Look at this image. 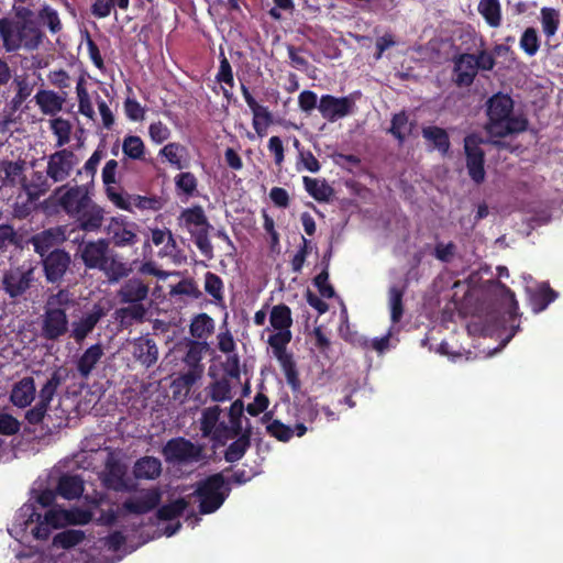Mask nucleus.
Listing matches in <instances>:
<instances>
[{
    "label": "nucleus",
    "instance_id": "nucleus-44",
    "mask_svg": "<svg viewBox=\"0 0 563 563\" xmlns=\"http://www.w3.org/2000/svg\"><path fill=\"white\" fill-rule=\"evenodd\" d=\"M422 135L427 142L441 153H446L450 142L446 132L438 126H427L422 130Z\"/></svg>",
    "mask_w": 563,
    "mask_h": 563
},
{
    "label": "nucleus",
    "instance_id": "nucleus-33",
    "mask_svg": "<svg viewBox=\"0 0 563 563\" xmlns=\"http://www.w3.org/2000/svg\"><path fill=\"white\" fill-rule=\"evenodd\" d=\"M133 473L139 479H155L162 473V463L154 456L141 457L135 462Z\"/></svg>",
    "mask_w": 563,
    "mask_h": 563
},
{
    "label": "nucleus",
    "instance_id": "nucleus-8",
    "mask_svg": "<svg viewBox=\"0 0 563 563\" xmlns=\"http://www.w3.org/2000/svg\"><path fill=\"white\" fill-rule=\"evenodd\" d=\"M506 317L497 313H490L485 319L477 318L470 322L467 330L471 334H482L487 336L497 335L503 339V343L498 350L504 347L515 335L518 325L512 324L509 329L506 328Z\"/></svg>",
    "mask_w": 563,
    "mask_h": 563
},
{
    "label": "nucleus",
    "instance_id": "nucleus-48",
    "mask_svg": "<svg viewBox=\"0 0 563 563\" xmlns=\"http://www.w3.org/2000/svg\"><path fill=\"white\" fill-rule=\"evenodd\" d=\"M122 152L126 157L140 161L145 156V144L140 136L128 135L123 139Z\"/></svg>",
    "mask_w": 563,
    "mask_h": 563
},
{
    "label": "nucleus",
    "instance_id": "nucleus-55",
    "mask_svg": "<svg viewBox=\"0 0 563 563\" xmlns=\"http://www.w3.org/2000/svg\"><path fill=\"white\" fill-rule=\"evenodd\" d=\"M209 395L214 401H225L232 398L231 385L228 379H220L210 386Z\"/></svg>",
    "mask_w": 563,
    "mask_h": 563
},
{
    "label": "nucleus",
    "instance_id": "nucleus-61",
    "mask_svg": "<svg viewBox=\"0 0 563 563\" xmlns=\"http://www.w3.org/2000/svg\"><path fill=\"white\" fill-rule=\"evenodd\" d=\"M186 507L187 503L185 499L180 498L170 503L169 505L162 507L158 510V516L161 519L170 520L180 515L186 509Z\"/></svg>",
    "mask_w": 563,
    "mask_h": 563
},
{
    "label": "nucleus",
    "instance_id": "nucleus-16",
    "mask_svg": "<svg viewBox=\"0 0 563 563\" xmlns=\"http://www.w3.org/2000/svg\"><path fill=\"white\" fill-rule=\"evenodd\" d=\"M56 196H58V202L63 209L75 218L88 206L90 201H92L88 196L87 190L80 186L71 187L67 190L58 188L56 190Z\"/></svg>",
    "mask_w": 563,
    "mask_h": 563
},
{
    "label": "nucleus",
    "instance_id": "nucleus-5",
    "mask_svg": "<svg viewBox=\"0 0 563 563\" xmlns=\"http://www.w3.org/2000/svg\"><path fill=\"white\" fill-rule=\"evenodd\" d=\"M148 287L137 278L126 280L119 290V298L122 302L130 303L126 308L118 310L119 317L124 320L131 318L141 320L146 313L143 301L147 298Z\"/></svg>",
    "mask_w": 563,
    "mask_h": 563
},
{
    "label": "nucleus",
    "instance_id": "nucleus-21",
    "mask_svg": "<svg viewBox=\"0 0 563 563\" xmlns=\"http://www.w3.org/2000/svg\"><path fill=\"white\" fill-rule=\"evenodd\" d=\"M161 494L157 489H148L139 493L123 504L122 510L131 514H145L152 510L159 501Z\"/></svg>",
    "mask_w": 563,
    "mask_h": 563
},
{
    "label": "nucleus",
    "instance_id": "nucleus-19",
    "mask_svg": "<svg viewBox=\"0 0 563 563\" xmlns=\"http://www.w3.org/2000/svg\"><path fill=\"white\" fill-rule=\"evenodd\" d=\"M70 263L68 253L55 250L52 251L44 260V271L48 282L54 283L59 280L67 271Z\"/></svg>",
    "mask_w": 563,
    "mask_h": 563
},
{
    "label": "nucleus",
    "instance_id": "nucleus-32",
    "mask_svg": "<svg viewBox=\"0 0 563 563\" xmlns=\"http://www.w3.org/2000/svg\"><path fill=\"white\" fill-rule=\"evenodd\" d=\"M35 396L34 380L30 377H25L16 383L11 393V401L20 407L24 408L29 406Z\"/></svg>",
    "mask_w": 563,
    "mask_h": 563
},
{
    "label": "nucleus",
    "instance_id": "nucleus-23",
    "mask_svg": "<svg viewBox=\"0 0 563 563\" xmlns=\"http://www.w3.org/2000/svg\"><path fill=\"white\" fill-rule=\"evenodd\" d=\"M0 35L8 52L24 47L23 27L21 21L0 20Z\"/></svg>",
    "mask_w": 563,
    "mask_h": 563
},
{
    "label": "nucleus",
    "instance_id": "nucleus-36",
    "mask_svg": "<svg viewBox=\"0 0 563 563\" xmlns=\"http://www.w3.org/2000/svg\"><path fill=\"white\" fill-rule=\"evenodd\" d=\"M527 291L530 297L531 308L536 313L544 310L556 297L555 292L544 284L539 285L536 290L527 286Z\"/></svg>",
    "mask_w": 563,
    "mask_h": 563
},
{
    "label": "nucleus",
    "instance_id": "nucleus-56",
    "mask_svg": "<svg viewBox=\"0 0 563 563\" xmlns=\"http://www.w3.org/2000/svg\"><path fill=\"white\" fill-rule=\"evenodd\" d=\"M539 46L540 42L537 31L533 27L527 29L520 38V47L529 56H533L538 52Z\"/></svg>",
    "mask_w": 563,
    "mask_h": 563
},
{
    "label": "nucleus",
    "instance_id": "nucleus-58",
    "mask_svg": "<svg viewBox=\"0 0 563 563\" xmlns=\"http://www.w3.org/2000/svg\"><path fill=\"white\" fill-rule=\"evenodd\" d=\"M244 410L243 402L241 400H235L228 412L225 415L228 424L232 427V435L234 437L241 430V417Z\"/></svg>",
    "mask_w": 563,
    "mask_h": 563
},
{
    "label": "nucleus",
    "instance_id": "nucleus-3",
    "mask_svg": "<svg viewBox=\"0 0 563 563\" xmlns=\"http://www.w3.org/2000/svg\"><path fill=\"white\" fill-rule=\"evenodd\" d=\"M514 102L507 95H495L488 101L487 132L492 136H507L527 129V121L521 115L512 114Z\"/></svg>",
    "mask_w": 563,
    "mask_h": 563
},
{
    "label": "nucleus",
    "instance_id": "nucleus-9",
    "mask_svg": "<svg viewBox=\"0 0 563 563\" xmlns=\"http://www.w3.org/2000/svg\"><path fill=\"white\" fill-rule=\"evenodd\" d=\"M165 460L174 464H188L198 462L202 456V449L184 438L169 440L164 449Z\"/></svg>",
    "mask_w": 563,
    "mask_h": 563
},
{
    "label": "nucleus",
    "instance_id": "nucleus-34",
    "mask_svg": "<svg viewBox=\"0 0 563 563\" xmlns=\"http://www.w3.org/2000/svg\"><path fill=\"white\" fill-rule=\"evenodd\" d=\"M126 207L123 210L129 212H148V211H157L162 208V200L157 197H147L140 195H128Z\"/></svg>",
    "mask_w": 563,
    "mask_h": 563
},
{
    "label": "nucleus",
    "instance_id": "nucleus-63",
    "mask_svg": "<svg viewBox=\"0 0 563 563\" xmlns=\"http://www.w3.org/2000/svg\"><path fill=\"white\" fill-rule=\"evenodd\" d=\"M124 111L126 117L134 122L143 121L145 117V109L139 101L128 98L124 102Z\"/></svg>",
    "mask_w": 563,
    "mask_h": 563
},
{
    "label": "nucleus",
    "instance_id": "nucleus-26",
    "mask_svg": "<svg viewBox=\"0 0 563 563\" xmlns=\"http://www.w3.org/2000/svg\"><path fill=\"white\" fill-rule=\"evenodd\" d=\"M103 218L104 210L93 201H90L88 206L76 216L80 229L88 232L97 231L102 225Z\"/></svg>",
    "mask_w": 563,
    "mask_h": 563
},
{
    "label": "nucleus",
    "instance_id": "nucleus-57",
    "mask_svg": "<svg viewBox=\"0 0 563 563\" xmlns=\"http://www.w3.org/2000/svg\"><path fill=\"white\" fill-rule=\"evenodd\" d=\"M170 135V129L162 121L152 122L148 126V136L155 144L164 143Z\"/></svg>",
    "mask_w": 563,
    "mask_h": 563
},
{
    "label": "nucleus",
    "instance_id": "nucleus-1",
    "mask_svg": "<svg viewBox=\"0 0 563 563\" xmlns=\"http://www.w3.org/2000/svg\"><path fill=\"white\" fill-rule=\"evenodd\" d=\"M54 499L55 494L51 489L41 490L34 495L18 510L11 528L8 529L11 537L20 544L31 548L32 541L46 540L55 529L70 525H85L92 519V511L89 509H64L59 506H53L41 515L37 507H49Z\"/></svg>",
    "mask_w": 563,
    "mask_h": 563
},
{
    "label": "nucleus",
    "instance_id": "nucleus-4",
    "mask_svg": "<svg viewBox=\"0 0 563 563\" xmlns=\"http://www.w3.org/2000/svg\"><path fill=\"white\" fill-rule=\"evenodd\" d=\"M70 300V295L65 290H60L48 298L42 327L45 338L53 340L66 332L68 320L65 308Z\"/></svg>",
    "mask_w": 563,
    "mask_h": 563
},
{
    "label": "nucleus",
    "instance_id": "nucleus-18",
    "mask_svg": "<svg viewBox=\"0 0 563 563\" xmlns=\"http://www.w3.org/2000/svg\"><path fill=\"white\" fill-rule=\"evenodd\" d=\"M109 254V243L103 239L87 242L80 247L81 260L88 268H99Z\"/></svg>",
    "mask_w": 563,
    "mask_h": 563
},
{
    "label": "nucleus",
    "instance_id": "nucleus-37",
    "mask_svg": "<svg viewBox=\"0 0 563 563\" xmlns=\"http://www.w3.org/2000/svg\"><path fill=\"white\" fill-rule=\"evenodd\" d=\"M103 355V350L99 344L88 347L77 362V369L82 377H88L97 363Z\"/></svg>",
    "mask_w": 563,
    "mask_h": 563
},
{
    "label": "nucleus",
    "instance_id": "nucleus-15",
    "mask_svg": "<svg viewBox=\"0 0 563 563\" xmlns=\"http://www.w3.org/2000/svg\"><path fill=\"white\" fill-rule=\"evenodd\" d=\"M479 139L475 135L465 137L466 167L470 177L477 184L485 178L484 153L479 148Z\"/></svg>",
    "mask_w": 563,
    "mask_h": 563
},
{
    "label": "nucleus",
    "instance_id": "nucleus-30",
    "mask_svg": "<svg viewBox=\"0 0 563 563\" xmlns=\"http://www.w3.org/2000/svg\"><path fill=\"white\" fill-rule=\"evenodd\" d=\"M477 66H476V56L473 54H464L461 55L457 60L455 62V75H456V82L459 85H470L476 73H477Z\"/></svg>",
    "mask_w": 563,
    "mask_h": 563
},
{
    "label": "nucleus",
    "instance_id": "nucleus-64",
    "mask_svg": "<svg viewBox=\"0 0 563 563\" xmlns=\"http://www.w3.org/2000/svg\"><path fill=\"white\" fill-rule=\"evenodd\" d=\"M20 430L18 419L8 413H0V433L4 435L15 434Z\"/></svg>",
    "mask_w": 563,
    "mask_h": 563
},
{
    "label": "nucleus",
    "instance_id": "nucleus-14",
    "mask_svg": "<svg viewBox=\"0 0 563 563\" xmlns=\"http://www.w3.org/2000/svg\"><path fill=\"white\" fill-rule=\"evenodd\" d=\"M34 271L32 266L16 267L7 272L3 276V288L11 298H16L24 294L34 280Z\"/></svg>",
    "mask_w": 563,
    "mask_h": 563
},
{
    "label": "nucleus",
    "instance_id": "nucleus-47",
    "mask_svg": "<svg viewBox=\"0 0 563 563\" xmlns=\"http://www.w3.org/2000/svg\"><path fill=\"white\" fill-rule=\"evenodd\" d=\"M49 128L56 137L57 147H62L69 143L73 125L68 120L54 118L49 120Z\"/></svg>",
    "mask_w": 563,
    "mask_h": 563
},
{
    "label": "nucleus",
    "instance_id": "nucleus-13",
    "mask_svg": "<svg viewBox=\"0 0 563 563\" xmlns=\"http://www.w3.org/2000/svg\"><path fill=\"white\" fill-rule=\"evenodd\" d=\"M291 331H274L268 336L267 343L273 350L274 356L279 362L284 373L287 378L290 380L291 376L295 374V363L292 361V356L287 352V345L291 341Z\"/></svg>",
    "mask_w": 563,
    "mask_h": 563
},
{
    "label": "nucleus",
    "instance_id": "nucleus-52",
    "mask_svg": "<svg viewBox=\"0 0 563 563\" xmlns=\"http://www.w3.org/2000/svg\"><path fill=\"white\" fill-rule=\"evenodd\" d=\"M412 129V123L408 121V118L404 112L394 115L390 132L398 140L402 141L407 135L411 134Z\"/></svg>",
    "mask_w": 563,
    "mask_h": 563
},
{
    "label": "nucleus",
    "instance_id": "nucleus-60",
    "mask_svg": "<svg viewBox=\"0 0 563 563\" xmlns=\"http://www.w3.org/2000/svg\"><path fill=\"white\" fill-rule=\"evenodd\" d=\"M249 440L245 437L239 438L236 441L230 444L225 452V460L228 462H236L245 454L249 448Z\"/></svg>",
    "mask_w": 563,
    "mask_h": 563
},
{
    "label": "nucleus",
    "instance_id": "nucleus-2",
    "mask_svg": "<svg viewBox=\"0 0 563 563\" xmlns=\"http://www.w3.org/2000/svg\"><path fill=\"white\" fill-rule=\"evenodd\" d=\"M288 415L294 418L295 426L290 428L278 420L266 424L267 432L280 441H288L294 434L302 437L308 431V426L319 416L318 404L306 396L296 397L288 407Z\"/></svg>",
    "mask_w": 563,
    "mask_h": 563
},
{
    "label": "nucleus",
    "instance_id": "nucleus-59",
    "mask_svg": "<svg viewBox=\"0 0 563 563\" xmlns=\"http://www.w3.org/2000/svg\"><path fill=\"white\" fill-rule=\"evenodd\" d=\"M38 19L46 24L52 33H57L62 29L60 20L57 12L51 7H43L38 13Z\"/></svg>",
    "mask_w": 563,
    "mask_h": 563
},
{
    "label": "nucleus",
    "instance_id": "nucleus-20",
    "mask_svg": "<svg viewBox=\"0 0 563 563\" xmlns=\"http://www.w3.org/2000/svg\"><path fill=\"white\" fill-rule=\"evenodd\" d=\"M125 475L126 466L113 457H109L106 464V470L102 474V482L104 485L114 490H125L129 488Z\"/></svg>",
    "mask_w": 563,
    "mask_h": 563
},
{
    "label": "nucleus",
    "instance_id": "nucleus-40",
    "mask_svg": "<svg viewBox=\"0 0 563 563\" xmlns=\"http://www.w3.org/2000/svg\"><path fill=\"white\" fill-rule=\"evenodd\" d=\"M57 492L66 499L77 498L84 492V481L77 475H64L59 478Z\"/></svg>",
    "mask_w": 563,
    "mask_h": 563
},
{
    "label": "nucleus",
    "instance_id": "nucleus-27",
    "mask_svg": "<svg viewBox=\"0 0 563 563\" xmlns=\"http://www.w3.org/2000/svg\"><path fill=\"white\" fill-rule=\"evenodd\" d=\"M133 356L146 367L152 366L158 358V350L156 344L150 338H139L133 344Z\"/></svg>",
    "mask_w": 563,
    "mask_h": 563
},
{
    "label": "nucleus",
    "instance_id": "nucleus-35",
    "mask_svg": "<svg viewBox=\"0 0 563 563\" xmlns=\"http://www.w3.org/2000/svg\"><path fill=\"white\" fill-rule=\"evenodd\" d=\"M34 98L44 114L54 115L64 104V98L51 90H40Z\"/></svg>",
    "mask_w": 563,
    "mask_h": 563
},
{
    "label": "nucleus",
    "instance_id": "nucleus-49",
    "mask_svg": "<svg viewBox=\"0 0 563 563\" xmlns=\"http://www.w3.org/2000/svg\"><path fill=\"white\" fill-rule=\"evenodd\" d=\"M214 322L206 313L197 316L190 324V333L197 339H206L213 331Z\"/></svg>",
    "mask_w": 563,
    "mask_h": 563
},
{
    "label": "nucleus",
    "instance_id": "nucleus-62",
    "mask_svg": "<svg viewBox=\"0 0 563 563\" xmlns=\"http://www.w3.org/2000/svg\"><path fill=\"white\" fill-rule=\"evenodd\" d=\"M60 384V378L54 374L46 384L42 387L40 391V404L45 405L47 407L48 402L52 400L54 394L56 393L57 387Z\"/></svg>",
    "mask_w": 563,
    "mask_h": 563
},
{
    "label": "nucleus",
    "instance_id": "nucleus-11",
    "mask_svg": "<svg viewBox=\"0 0 563 563\" xmlns=\"http://www.w3.org/2000/svg\"><path fill=\"white\" fill-rule=\"evenodd\" d=\"M107 233L114 245L119 247L132 246L139 242V225L128 221L124 217L111 218Z\"/></svg>",
    "mask_w": 563,
    "mask_h": 563
},
{
    "label": "nucleus",
    "instance_id": "nucleus-24",
    "mask_svg": "<svg viewBox=\"0 0 563 563\" xmlns=\"http://www.w3.org/2000/svg\"><path fill=\"white\" fill-rule=\"evenodd\" d=\"M65 241V233L60 228H54L34 235L31 240L34 250L42 257L54 246Z\"/></svg>",
    "mask_w": 563,
    "mask_h": 563
},
{
    "label": "nucleus",
    "instance_id": "nucleus-45",
    "mask_svg": "<svg viewBox=\"0 0 563 563\" xmlns=\"http://www.w3.org/2000/svg\"><path fill=\"white\" fill-rule=\"evenodd\" d=\"M305 189L316 200L325 201L332 194L331 187L323 179L310 178L305 176L302 178Z\"/></svg>",
    "mask_w": 563,
    "mask_h": 563
},
{
    "label": "nucleus",
    "instance_id": "nucleus-22",
    "mask_svg": "<svg viewBox=\"0 0 563 563\" xmlns=\"http://www.w3.org/2000/svg\"><path fill=\"white\" fill-rule=\"evenodd\" d=\"M103 316V308L99 305H95L89 312L85 313L79 320L73 322L71 336L77 342L82 341L93 330Z\"/></svg>",
    "mask_w": 563,
    "mask_h": 563
},
{
    "label": "nucleus",
    "instance_id": "nucleus-25",
    "mask_svg": "<svg viewBox=\"0 0 563 563\" xmlns=\"http://www.w3.org/2000/svg\"><path fill=\"white\" fill-rule=\"evenodd\" d=\"M23 27L24 47L33 49L38 46L42 33L38 26L32 20L33 13L29 9H22L18 12Z\"/></svg>",
    "mask_w": 563,
    "mask_h": 563
},
{
    "label": "nucleus",
    "instance_id": "nucleus-42",
    "mask_svg": "<svg viewBox=\"0 0 563 563\" xmlns=\"http://www.w3.org/2000/svg\"><path fill=\"white\" fill-rule=\"evenodd\" d=\"M24 162H9L3 161L0 163V175L5 184L15 185L25 183Z\"/></svg>",
    "mask_w": 563,
    "mask_h": 563
},
{
    "label": "nucleus",
    "instance_id": "nucleus-17",
    "mask_svg": "<svg viewBox=\"0 0 563 563\" xmlns=\"http://www.w3.org/2000/svg\"><path fill=\"white\" fill-rule=\"evenodd\" d=\"M241 90L243 98L253 114V129L258 137H264L267 134L268 126L273 122V115L267 107L260 104L255 100L246 86L242 85Z\"/></svg>",
    "mask_w": 563,
    "mask_h": 563
},
{
    "label": "nucleus",
    "instance_id": "nucleus-41",
    "mask_svg": "<svg viewBox=\"0 0 563 563\" xmlns=\"http://www.w3.org/2000/svg\"><path fill=\"white\" fill-rule=\"evenodd\" d=\"M477 10L489 26H500L501 5L499 0H481L478 2Z\"/></svg>",
    "mask_w": 563,
    "mask_h": 563
},
{
    "label": "nucleus",
    "instance_id": "nucleus-53",
    "mask_svg": "<svg viewBox=\"0 0 563 563\" xmlns=\"http://www.w3.org/2000/svg\"><path fill=\"white\" fill-rule=\"evenodd\" d=\"M197 178L190 172H183L175 176V186L178 191L186 196H192L197 189Z\"/></svg>",
    "mask_w": 563,
    "mask_h": 563
},
{
    "label": "nucleus",
    "instance_id": "nucleus-10",
    "mask_svg": "<svg viewBox=\"0 0 563 563\" xmlns=\"http://www.w3.org/2000/svg\"><path fill=\"white\" fill-rule=\"evenodd\" d=\"M79 164L78 157L70 151L60 150L48 156L46 174L55 183L66 180Z\"/></svg>",
    "mask_w": 563,
    "mask_h": 563
},
{
    "label": "nucleus",
    "instance_id": "nucleus-38",
    "mask_svg": "<svg viewBox=\"0 0 563 563\" xmlns=\"http://www.w3.org/2000/svg\"><path fill=\"white\" fill-rule=\"evenodd\" d=\"M269 324L271 328H267L266 331H286L290 330L292 324L291 311L285 305L274 306L271 310L269 314Z\"/></svg>",
    "mask_w": 563,
    "mask_h": 563
},
{
    "label": "nucleus",
    "instance_id": "nucleus-54",
    "mask_svg": "<svg viewBox=\"0 0 563 563\" xmlns=\"http://www.w3.org/2000/svg\"><path fill=\"white\" fill-rule=\"evenodd\" d=\"M205 290L214 300L221 301L223 298V283L219 276L208 272L205 275Z\"/></svg>",
    "mask_w": 563,
    "mask_h": 563
},
{
    "label": "nucleus",
    "instance_id": "nucleus-43",
    "mask_svg": "<svg viewBox=\"0 0 563 563\" xmlns=\"http://www.w3.org/2000/svg\"><path fill=\"white\" fill-rule=\"evenodd\" d=\"M98 269L102 271L110 282H118L120 278L128 276L130 273L126 264L119 261L111 254L107 256Z\"/></svg>",
    "mask_w": 563,
    "mask_h": 563
},
{
    "label": "nucleus",
    "instance_id": "nucleus-6",
    "mask_svg": "<svg viewBox=\"0 0 563 563\" xmlns=\"http://www.w3.org/2000/svg\"><path fill=\"white\" fill-rule=\"evenodd\" d=\"M230 492L229 484L221 474H214L201 482L195 494L201 514H211L219 509Z\"/></svg>",
    "mask_w": 563,
    "mask_h": 563
},
{
    "label": "nucleus",
    "instance_id": "nucleus-50",
    "mask_svg": "<svg viewBox=\"0 0 563 563\" xmlns=\"http://www.w3.org/2000/svg\"><path fill=\"white\" fill-rule=\"evenodd\" d=\"M23 188L30 198L35 199L44 195L48 190L49 185L47 184L46 177L42 173L37 172L33 174V177L30 181L25 179V183H23Z\"/></svg>",
    "mask_w": 563,
    "mask_h": 563
},
{
    "label": "nucleus",
    "instance_id": "nucleus-12",
    "mask_svg": "<svg viewBox=\"0 0 563 563\" xmlns=\"http://www.w3.org/2000/svg\"><path fill=\"white\" fill-rule=\"evenodd\" d=\"M354 107L355 101L351 96L334 97L331 95H324L320 98L318 104L321 115L330 122H335L347 117L353 112Z\"/></svg>",
    "mask_w": 563,
    "mask_h": 563
},
{
    "label": "nucleus",
    "instance_id": "nucleus-46",
    "mask_svg": "<svg viewBox=\"0 0 563 563\" xmlns=\"http://www.w3.org/2000/svg\"><path fill=\"white\" fill-rule=\"evenodd\" d=\"M542 31L547 37H552L560 25V12L554 8H542L540 11Z\"/></svg>",
    "mask_w": 563,
    "mask_h": 563
},
{
    "label": "nucleus",
    "instance_id": "nucleus-39",
    "mask_svg": "<svg viewBox=\"0 0 563 563\" xmlns=\"http://www.w3.org/2000/svg\"><path fill=\"white\" fill-rule=\"evenodd\" d=\"M76 95L78 101V112L87 119L95 121L96 112L92 104V98L90 97L86 87V79L79 77L76 85Z\"/></svg>",
    "mask_w": 563,
    "mask_h": 563
},
{
    "label": "nucleus",
    "instance_id": "nucleus-31",
    "mask_svg": "<svg viewBox=\"0 0 563 563\" xmlns=\"http://www.w3.org/2000/svg\"><path fill=\"white\" fill-rule=\"evenodd\" d=\"M151 240L155 246H162L158 256L161 257H175L176 255V242L173 234L167 229H150Z\"/></svg>",
    "mask_w": 563,
    "mask_h": 563
},
{
    "label": "nucleus",
    "instance_id": "nucleus-51",
    "mask_svg": "<svg viewBox=\"0 0 563 563\" xmlns=\"http://www.w3.org/2000/svg\"><path fill=\"white\" fill-rule=\"evenodd\" d=\"M402 295L404 290L398 287H390L388 291V306L390 310V319L395 324L399 322L402 317Z\"/></svg>",
    "mask_w": 563,
    "mask_h": 563
},
{
    "label": "nucleus",
    "instance_id": "nucleus-7",
    "mask_svg": "<svg viewBox=\"0 0 563 563\" xmlns=\"http://www.w3.org/2000/svg\"><path fill=\"white\" fill-rule=\"evenodd\" d=\"M200 431L203 438H208L218 444H223L233 438L232 427L228 424L225 413L222 412L219 406H211L202 410Z\"/></svg>",
    "mask_w": 563,
    "mask_h": 563
},
{
    "label": "nucleus",
    "instance_id": "nucleus-28",
    "mask_svg": "<svg viewBox=\"0 0 563 563\" xmlns=\"http://www.w3.org/2000/svg\"><path fill=\"white\" fill-rule=\"evenodd\" d=\"M158 156L179 170L186 168L189 163L187 148L176 142L163 146L158 152Z\"/></svg>",
    "mask_w": 563,
    "mask_h": 563
},
{
    "label": "nucleus",
    "instance_id": "nucleus-29",
    "mask_svg": "<svg viewBox=\"0 0 563 563\" xmlns=\"http://www.w3.org/2000/svg\"><path fill=\"white\" fill-rule=\"evenodd\" d=\"M179 223L191 234L208 230V221L201 207L185 209L179 217Z\"/></svg>",
    "mask_w": 563,
    "mask_h": 563
}]
</instances>
